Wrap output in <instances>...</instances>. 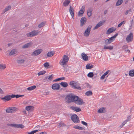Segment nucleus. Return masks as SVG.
<instances>
[{
  "mask_svg": "<svg viewBox=\"0 0 134 134\" xmlns=\"http://www.w3.org/2000/svg\"><path fill=\"white\" fill-rule=\"evenodd\" d=\"M76 96L69 94L67 95L65 97V101L68 103L74 102L75 99L76 98Z\"/></svg>",
  "mask_w": 134,
  "mask_h": 134,
  "instance_id": "obj_1",
  "label": "nucleus"
},
{
  "mask_svg": "<svg viewBox=\"0 0 134 134\" xmlns=\"http://www.w3.org/2000/svg\"><path fill=\"white\" fill-rule=\"evenodd\" d=\"M69 60L68 57L66 55H64L60 61L59 63L60 65L64 68V65H66Z\"/></svg>",
  "mask_w": 134,
  "mask_h": 134,
  "instance_id": "obj_2",
  "label": "nucleus"
},
{
  "mask_svg": "<svg viewBox=\"0 0 134 134\" xmlns=\"http://www.w3.org/2000/svg\"><path fill=\"white\" fill-rule=\"evenodd\" d=\"M118 35V33H116L113 36L111 37L110 38L106 40L105 42V43L106 44H108L112 42L115 40L116 37Z\"/></svg>",
  "mask_w": 134,
  "mask_h": 134,
  "instance_id": "obj_3",
  "label": "nucleus"
},
{
  "mask_svg": "<svg viewBox=\"0 0 134 134\" xmlns=\"http://www.w3.org/2000/svg\"><path fill=\"white\" fill-rule=\"evenodd\" d=\"M71 118L72 121L75 123H78L79 122V118L76 114L72 115Z\"/></svg>",
  "mask_w": 134,
  "mask_h": 134,
  "instance_id": "obj_4",
  "label": "nucleus"
},
{
  "mask_svg": "<svg viewBox=\"0 0 134 134\" xmlns=\"http://www.w3.org/2000/svg\"><path fill=\"white\" fill-rule=\"evenodd\" d=\"M38 32L37 31L34 30L26 34L27 37H32L37 35Z\"/></svg>",
  "mask_w": 134,
  "mask_h": 134,
  "instance_id": "obj_5",
  "label": "nucleus"
},
{
  "mask_svg": "<svg viewBox=\"0 0 134 134\" xmlns=\"http://www.w3.org/2000/svg\"><path fill=\"white\" fill-rule=\"evenodd\" d=\"M18 110V109L16 107H9L6 109L7 113H13Z\"/></svg>",
  "mask_w": 134,
  "mask_h": 134,
  "instance_id": "obj_6",
  "label": "nucleus"
},
{
  "mask_svg": "<svg viewBox=\"0 0 134 134\" xmlns=\"http://www.w3.org/2000/svg\"><path fill=\"white\" fill-rule=\"evenodd\" d=\"M92 26L90 25L88 26L85 31V32L83 33L84 35L86 37H88L89 36Z\"/></svg>",
  "mask_w": 134,
  "mask_h": 134,
  "instance_id": "obj_7",
  "label": "nucleus"
},
{
  "mask_svg": "<svg viewBox=\"0 0 134 134\" xmlns=\"http://www.w3.org/2000/svg\"><path fill=\"white\" fill-rule=\"evenodd\" d=\"M76 97L77 98L75 99L74 102L77 104H82L83 103L82 99L77 96H76Z\"/></svg>",
  "mask_w": 134,
  "mask_h": 134,
  "instance_id": "obj_8",
  "label": "nucleus"
},
{
  "mask_svg": "<svg viewBox=\"0 0 134 134\" xmlns=\"http://www.w3.org/2000/svg\"><path fill=\"white\" fill-rule=\"evenodd\" d=\"M126 41L128 43L132 41L133 39V35L132 32H131L129 34L127 35L126 38Z\"/></svg>",
  "mask_w": 134,
  "mask_h": 134,
  "instance_id": "obj_9",
  "label": "nucleus"
},
{
  "mask_svg": "<svg viewBox=\"0 0 134 134\" xmlns=\"http://www.w3.org/2000/svg\"><path fill=\"white\" fill-rule=\"evenodd\" d=\"M69 84L72 87H74V89H76L79 90H81V88L80 87L77 86L76 85V82L75 81H72L70 82Z\"/></svg>",
  "mask_w": 134,
  "mask_h": 134,
  "instance_id": "obj_10",
  "label": "nucleus"
},
{
  "mask_svg": "<svg viewBox=\"0 0 134 134\" xmlns=\"http://www.w3.org/2000/svg\"><path fill=\"white\" fill-rule=\"evenodd\" d=\"M42 51L41 49H37L34 51L31 54L32 56H36L39 55Z\"/></svg>",
  "mask_w": 134,
  "mask_h": 134,
  "instance_id": "obj_11",
  "label": "nucleus"
},
{
  "mask_svg": "<svg viewBox=\"0 0 134 134\" xmlns=\"http://www.w3.org/2000/svg\"><path fill=\"white\" fill-rule=\"evenodd\" d=\"M85 6L84 5H83L82 6V8L81 9L78 13V16H81L83 15L84 13L85 12Z\"/></svg>",
  "mask_w": 134,
  "mask_h": 134,
  "instance_id": "obj_12",
  "label": "nucleus"
},
{
  "mask_svg": "<svg viewBox=\"0 0 134 134\" xmlns=\"http://www.w3.org/2000/svg\"><path fill=\"white\" fill-rule=\"evenodd\" d=\"M52 88L54 90H58L60 88V86L58 83H55L52 85Z\"/></svg>",
  "mask_w": 134,
  "mask_h": 134,
  "instance_id": "obj_13",
  "label": "nucleus"
},
{
  "mask_svg": "<svg viewBox=\"0 0 134 134\" xmlns=\"http://www.w3.org/2000/svg\"><path fill=\"white\" fill-rule=\"evenodd\" d=\"M10 125L15 127L20 128H23L24 127V126L22 124H10Z\"/></svg>",
  "mask_w": 134,
  "mask_h": 134,
  "instance_id": "obj_14",
  "label": "nucleus"
},
{
  "mask_svg": "<svg viewBox=\"0 0 134 134\" xmlns=\"http://www.w3.org/2000/svg\"><path fill=\"white\" fill-rule=\"evenodd\" d=\"M69 12L72 18L73 19H74V10L73 8L71 6L70 7Z\"/></svg>",
  "mask_w": 134,
  "mask_h": 134,
  "instance_id": "obj_15",
  "label": "nucleus"
},
{
  "mask_svg": "<svg viewBox=\"0 0 134 134\" xmlns=\"http://www.w3.org/2000/svg\"><path fill=\"white\" fill-rule=\"evenodd\" d=\"M1 99L3 101L6 102L9 100L11 99L10 98V95H7L3 97Z\"/></svg>",
  "mask_w": 134,
  "mask_h": 134,
  "instance_id": "obj_16",
  "label": "nucleus"
},
{
  "mask_svg": "<svg viewBox=\"0 0 134 134\" xmlns=\"http://www.w3.org/2000/svg\"><path fill=\"white\" fill-rule=\"evenodd\" d=\"M70 108L76 112H79L81 110V109L79 108L74 106H71L70 107Z\"/></svg>",
  "mask_w": 134,
  "mask_h": 134,
  "instance_id": "obj_17",
  "label": "nucleus"
},
{
  "mask_svg": "<svg viewBox=\"0 0 134 134\" xmlns=\"http://www.w3.org/2000/svg\"><path fill=\"white\" fill-rule=\"evenodd\" d=\"M116 30V29L113 27H111L107 30L106 32V34H109L111 33L114 31Z\"/></svg>",
  "mask_w": 134,
  "mask_h": 134,
  "instance_id": "obj_18",
  "label": "nucleus"
},
{
  "mask_svg": "<svg viewBox=\"0 0 134 134\" xmlns=\"http://www.w3.org/2000/svg\"><path fill=\"white\" fill-rule=\"evenodd\" d=\"M81 24L80 26H82L86 22V19L85 17H82L80 20Z\"/></svg>",
  "mask_w": 134,
  "mask_h": 134,
  "instance_id": "obj_19",
  "label": "nucleus"
},
{
  "mask_svg": "<svg viewBox=\"0 0 134 134\" xmlns=\"http://www.w3.org/2000/svg\"><path fill=\"white\" fill-rule=\"evenodd\" d=\"M104 23V22L102 21H100L96 25L95 27L94 28V30H95L98 29L99 27L101 26Z\"/></svg>",
  "mask_w": 134,
  "mask_h": 134,
  "instance_id": "obj_20",
  "label": "nucleus"
},
{
  "mask_svg": "<svg viewBox=\"0 0 134 134\" xmlns=\"http://www.w3.org/2000/svg\"><path fill=\"white\" fill-rule=\"evenodd\" d=\"M55 53V52L53 51L49 52L47 53V56L48 57H50L54 55Z\"/></svg>",
  "mask_w": 134,
  "mask_h": 134,
  "instance_id": "obj_21",
  "label": "nucleus"
},
{
  "mask_svg": "<svg viewBox=\"0 0 134 134\" xmlns=\"http://www.w3.org/2000/svg\"><path fill=\"white\" fill-rule=\"evenodd\" d=\"M81 56L82 59L85 61H86L88 60V56L84 53L81 54Z\"/></svg>",
  "mask_w": 134,
  "mask_h": 134,
  "instance_id": "obj_22",
  "label": "nucleus"
},
{
  "mask_svg": "<svg viewBox=\"0 0 134 134\" xmlns=\"http://www.w3.org/2000/svg\"><path fill=\"white\" fill-rule=\"evenodd\" d=\"M32 44L30 42L27 43L22 46L23 48H26L30 47Z\"/></svg>",
  "mask_w": 134,
  "mask_h": 134,
  "instance_id": "obj_23",
  "label": "nucleus"
},
{
  "mask_svg": "<svg viewBox=\"0 0 134 134\" xmlns=\"http://www.w3.org/2000/svg\"><path fill=\"white\" fill-rule=\"evenodd\" d=\"M92 8L88 9L87 11V14L88 16H91L92 15Z\"/></svg>",
  "mask_w": 134,
  "mask_h": 134,
  "instance_id": "obj_24",
  "label": "nucleus"
},
{
  "mask_svg": "<svg viewBox=\"0 0 134 134\" xmlns=\"http://www.w3.org/2000/svg\"><path fill=\"white\" fill-rule=\"evenodd\" d=\"M109 72L110 71L109 70H107L100 77V79L101 80L104 79L105 78V76L107 75Z\"/></svg>",
  "mask_w": 134,
  "mask_h": 134,
  "instance_id": "obj_25",
  "label": "nucleus"
},
{
  "mask_svg": "<svg viewBox=\"0 0 134 134\" xmlns=\"http://www.w3.org/2000/svg\"><path fill=\"white\" fill-rule=\"evenodd\" d=\"M113 48V47L112 46H107L106 45H105L104 47V49H109L110 50H112Z\"/></svg>",
  "mask_w": 134,
  "mask_h": 134,
  "instance_id": "obj_26",
  "label": "nucleus"
},
{
  "mask_svg": "<svg viewBox=\"0 0 134 134\" xmlns=\"http://www.w3.org/2000/svg\"><path fill=\"white\" fill-rule=\"evenodd\" d=\"M70 2L69 0H65L63 2V5L64 6L66 7L68 5Z\"/></svg>",
  "mask_w": 134,
  "mask_h": 134,
  "instance_id": "obj_27",
  "label": "nucleus"
},
{
  "mask_svg": "<svg viewBox=\"0 0 134 134\" xmlns=\"http://www.w3.org/2000/svg\"><path fill=\"white\" fill-rule=\"evenodd\" d=\"M93 65L90 64H88L86 66V69H89L93 68Z\"/></svg>",
  "mask_w": 134,
  "mask_h": 134,
  "instance_id": "obj_28",
  "label": "nucleus"
},
{
  "mask_svg": "<svg viewBox=\"0 0 134 134\" xmlns=\"http://www.w3.org/2000/svg\"><path fill=\"white\" fill-rule=\"evenodd\" d=\"M60 84L64 87H67L68 86V83L66 82H62L60 83Z\"/></svg>",
  "mask_w": 134,
  "mask_h": 134,
  "instance_id": "obj_29",
  "label": "nucleus"
},
{
  "mask_svg": "<svg viewBox=\"0 0 134 134\" xmlns=\"http://www.w3.org/2000/svg\"><path fill=\"white\" fill-rule=\"evenodd\" d=\"M33 108L32 106H28L26 107L25 109L28 111H30Z\"/></svg>",
  "mask_w": 134,
  "mask_h": 134,
  "instance_id": "obj_30",
  "label": "nucleus"
},
{
  "mask_svg": "<svg viewBox=\"0 0 134 134\" xmlns=\"http://www.w3.org/2000/svg\"><path fill=\"white\" fill-rule=\"evenodd\" d=\"M36 87L35 85H33L27 88V89L29 91H31L34 89Z\"/></svg>",
  "mask_w": 134,
  "mask_h": 134,
  "instance_id": "obj_31",
  "label": "nucleus"
},
{
  "mask_svg": "<svg viewBox=\"0 0 134 134\" xmlns=\"http://www.w3.org/2000/svg\"><path fill=\"white\" fill-rule=\"evenodd\" d=\"M6 68L5 64H0V69L1 70H4Z\"/></svg>",
  "mask_w": 134,
  "mask_h": 134,
  "instance_id": "obj_32",
  "label": "nucleus"
},
{
  "mask_svg": "<svg viewBox=\"0 0 134 134\" xmlns=\"http://www.w3.org/2000/svg\"><path fill=\"white\" fill-rule=\"evenodd\" d=\"M123 2L122 0H118L116 4V5L117 6L120 5Z\"/></svg>",
  "mask_w": 134,
  "mask_h": 134,
  "instance_id": "obj_33",
  "label": "nucleus"
},
{
  "mask_svg": "<svg viewBox=\"0 0 134 134\" xmlns=\"http://www.w3.org/2000/svg\"><path fill=\"white\" fill-rule=\"evenodd\" d=\"M129 75L131 76H134V70H131L129 71Z\"/></svg>",
  "mask_w": 134,
  "mask_h": 134,
  "instance_id": "obj_34",
  "label": "nucleus"
},
{
  "mask_svg": "<svg viewBox=\"0 0 134 134\" xmlns=\"http://www.w3.org/2000/svg\"><path fill=\"white\" fill-rule=\"evenodd\" d=\"M16 53V51L15 49H13L9 53V55H11Z\"/></svg>",
  "mask_w": 134,
  "mask_h": 134,
  "instance_id": "obj_35",
  "label": "nucleus"
},
{
  "mask_svg": "<svg viewBox=\"0 0 134 134\" xmlns=\"http://www.w3.org/2000/svg\"><path fill=\"white\" fill-rule=\"evenodd\" d=\"M11 8V7L10 6H8L6 7L4 10L3 13H4L5 12L9 10Z\"/></svg>",
  "mask_w": 134,
  "mask_h": 134,
  "instance_id": "obj_36",
  "label": "nucleus"
},
{
  "mask_svg": "<svg viewBox=\"0 0 134 134\" xmlns=\"http://www.w3.org/2000/svg\"><path fill=\"white\" fill-rule=\"evenodd\" d=\"M65 78V77H62L53 80L54 82H56L59 80H64Z\"/></svg>",
  "mask_w": 134,
  "mask_h": 134,
  "instance_id": "obj_37",
  "label": "nucleus"
},
{
  "mask_svg": "<svg viewBox=\"0 0 134 134\" xmlns=\"http://www.w3.org/2000/svg\"><path fill=\"white\" fill-rule=\"evenodd\" d=\"M105 111V109L103 108H101L99 109L98 111V113H103Z\"/></svg>",
  "mask_w": 134,
  "mask_h": 134,
  "instance_id": "obj_38",
  "label": "nucleus"
},
{
  "mask_svg": "<svg viewBox=\"0 0 134 134\" xmlns=\"http://www.w3.org/2000/svg\"><path fill=\"white\" fill-rule=\"evenodd\" d=\"M92 94V92L91 91H88L86 92L85 94L87 96L91 95Z\"/></svg>",
  "mask_w": 134,
  "mask_h": 134,
  "instance_id": "obj_39",
  "label": "nucleus"
},
{
  "mask_svg": "<svg viewBox=\"0 0 134 134\" xmlns=\"http://www.w3.org/2000/svg\"><path fill=\"white\" fill-rule=\"evenodd\" d=\"M46 73V71H42L39 72L38 74V76L41 75H42L45 74Z\"/></svg>",
  "mask_w": 134,
  "mask_h": 134,
  "instance_id": "obj_40",
  "label": "nucleus"
},
{
  "mask_svg": "<svg viewBox=\"0 0 134 134\" xmlns=\"http://www.w3.org/2000/svg\"><path fill=\"white\" fill-rule=\"evenodd\" d=\"M74 128L76 129H77L80 130H82L83 129V128L82 127L74 126Z\"/></svg>",
  "mask_w": 134,
  "mask_h": 134,
  "instance_id": "obj_41",
  "label": "nucleus"
},
{
  "mask_svg": "<svg viewBox=\"0 0 134 134\" xmlns=\"http://www.w3.org/2000/svg\"><path fill=\"white\" fill-rule=\"evenodd\" d=\"M94 74L92 72H90L87 74V76L89 77H91L93 76Z\"/></svg>",
  "mask_w": 134,
  "mask_h": 134,
  "instance_id": "obj_42",
  "label": "nucleus"
},
{
  "mask_svg": "<svg viewBox=\"0 0 134 134\" xmlns=\"http://www.w3.org/2000/svg\"><path fill=\"white\" fill-rule=\"evenodd\" d=\"M125 23V21H124L122 22H121L119 24L118 26V27H120L122 25H124Z\"/></svg>",
  "mask_w": 134,
  "mask_h": 134,
  "instance_id": "obj_43",
  "label": "nucleus"
},
{
  "mask_svg": "<svg viewBox=\"0 0 134 134\" xmlns=\"http://www.w3.org/2000/svg\"><path fill=\"white\" fill-rule=\"evenodd\" d=\"M65 124L63 122H61L59 124V125L58 126V127H60L62 126H64Z\"/></svg>",
  "mask_w": 134,
  "mask_h": 134,
  "instance_id": "obj_44",
  "label": "nucleus"
},
{
  "mask_svg": "<svg viewBox=\"0 0 134 134\" xmlns=\"http://www.w3.org/2000/svg\"><path fill=\"white\" fill-rule=\"evenodd\" d=\"M44 25V22H42L38 26V27L39 28H41Z\"/></svg>",
  "mask_w": 134,
  "mask_h": 134,
  "instance_id": "obj_45",
  "label": "nucleus"
},
{
  "mask_svg": "<svg viewBox=\"0 0 134 134\" xmlns=\"http://www.w3.org/2000/svg\"><path fill=\"white\" fill-rule=\"evenodd\" d=\"M38 131L37 130H35L32 131L30 132H28V134H34L35 133H36V132Z\"/></svg>",
  "mask_w": 134,
  "mask_h": 134,
  "instance_id": "obj_46",
  "label": "nucleus"
},
{
  "mask_svg": "<svg viewBox=\"0 0 134 134\" xmlns=\"http://www.w3.org/2000/svg\"><path fill=\"white\" fill-rule=\"evenodd\" d=\"M45 68H48L49 66V63L48 62H46L43 64Z\"/></svg>",
  "mask_w": 134,
  "mask_h": 134,
  "instance_id": "obj_47",
  "label": "nucleus"
},
{
  "mask_svg": "<svg viewBox=\"0 0 134 134\" xmlns=\"http://www.w3.org/2000/svg\"><path fill=\"white\" fill-rule=\"evenodd\" d=\"M126 122L125 121H124L122 124L120 125V127L121 128L126 123Z\"/></svg>",
  "mask_w": 134,
  "mask_h": 134,
  "instance_id": "obj_48",
  "label": "nucleus"
},
{
  "mask_svg": "<svg viewBox=\"0 0 134 134\" xmlns=\"http://www.w3.org/2000/svg\"><path fill=\"white\" fill-rule=\"evenodd\" d=\"M53 75H50L48 78V79L49 81L53 79Z\"/></svg>",
  "mask_w": 134,
  "mask_h": 134,
  "instance_id": "obj_49",
  "label": "nucleus"
},
{
  "mask_svg": "<svg viewBox=\"0 0 134 134\" xmlns=\"http://www.w3.org/2000/svg\"><path fill=\"white\" fill-rule=\"evenodd\" d=\"M131 117L130 116H128L127 118V119L126 120H125V121L126 122H127L129 121L130 120V119H131Z\"/></svg>",
  "mask_w": 134,
  "mask_h": 134,
  "instance_id": "obj_50",
  "label": "nucleus"
},
{
  "mask_svg": "<svg viewBox=\"0 0 134 134\" xmlns=\"http://www.w3.org/2000/svg\"><path fill=\"white\" fill-rule=\"evenodd\" d=\"M81 122L82 124H83V125L86 126L87 125V123L86 122H85L83 121H81Z\"/></svg>",
  "mask_w": 134,
  "mask_h": 134,
  "instance_id": "obj_51",
  "label": "nucleus"
},
{
  "mask_svg": "<svg viewBox=\"0 0 134 134\" xmlns=\"http://www.w3.org/2000/svg\"><path fill=\"white\" fill-rule=\"evenodd\" d=\"M24 96V95H16V98H18L20 97H21L22 96Z\"/></svg>",
  "mask_w": 134,
  "mask_h": 134,
  "instance_id": "obj_52",
  "label": "nucleus"
},
{
  "mask_svg": "<svg viewBox=\"0 0 134 134\" xmlns=\"http://www.w3.org/2000/svg\"><path fill=\"white\" fill-rule=\"evenodd\" d=\"M24 60L23 59H21L18 60V62L19 63H23L24 62Z\"/></svg>",
  "mask_w": 134,
  "mask_h": 134,
  "instance_id": "obj_53",
  "label": "nucleus"
},
{
  "mask_svg": "<svg viewBox=\"0 0 134 134\" xmlns=\"http://www.w3.org/2000/svg\"><path fill=\"white\" fill-rule=\"evenodd\" d=\"M10 96L11 99L12 98H14L15 97H16V95L15 94H12L11 95H10Z\"/></svg>",
  "mask_w": 134,
  "mask_h": 134,
  "instance_id": "obj_54",
  "label": "nucleus"
},
{
  "mask_svg": "<svg viewBox=\"0 0 134 134\" xmlns=\"http://www.w3.org/2000/svg\"><path fill=\"white\" fill-rule=\"evenodd\" d=\"M3 93H4L3 91H2V90L0 88V93L1 94H3Z\"/></svg>",
  "mask_w": 134,
  "mask_h": 134,
  "instance_id": "obj_55",
  "label": "nucleus"
},
{
  "mask_svg": "<svg viewBox=\"0 0 134 134\" xmlns=\"http://www.w3.org/2000/svg\"><path fill=\"white\" fill-rule=\"evenodd\" d=\"M129 10H127V11L126 12H125V15H126L127 14H128V13H129Z\"/></svg>",
  "mask_w": 134,
  "mask_h": 134,
  "instance_id": "obj_56",
  "label": "nucleus"
},
{
  "mask_svg": "<svg viewBox=\"0 0 134 134\" xmlns=\"http://www.w3.org/2000/svg\"><path fill=\"white\" fill-rule=\"evenodd\" d=\"M107 12V10H105L104 12V14H106Z\"/></svg>",
  "mask_w": 134,
  "mask_h": 134,
  "instance_id": "obj_57",
  "label": "nucleus"
},
{
  "mask_svg": "<svg viewBox=\"0 0 134 134\" xmlns=\"http://www.w3.org/2000/svg\"><path fill=\"white\" fill-rule=\"evenodd\" d=\"M126 51L127 52L129 53L130 52V51L129 49L127 50H126Z\"/></svg>",
  "mask_w": 134,
  "mask_h": 134,
  "instance_id": "obj_58",
  "label": "nucleus"
},
{
  "mask_svg": "<svg viewBox=\"0 0 134 134\" xmlns=\"http://www.w3.org/2000/svg\"><path fill=\"white\" fill-rule=\"evenodd\" d=\"M123 48H124L125 47V48L127 47V45H124V46H123Z\"/></svg>",
  "mask_w": 134,
  "mask_h": 134,
  "instance_id": "obj_59",
  "label": "nucleus"
},
{
  "mask_svg": "<svg viewBox=\"0 0 134 134\" xmlns=\"http://www.w3.org/2000/svg\"><path fill=\"white\" fill-rule=\"evenodd\" d=\"M39 134H45V133L44 132H42L40 133Z\"/></svg>",
  "mask_w": 134,
  "mask_h": 134,
  "instance_id": "obj_60",
  "label": "nucleus"
},
{
  "mask_svg": "<svg viewBox=\"0 0 134 134\" xmlns=\"http://www.w3.org/2000/svg\"><path fill=\"white\" fill-rule=\"evenodd\" d=\"M109 0H107L106 1V2H107L108 1H109Z\"/></svg>",
  "mask_w": 134,
  "mask_h": 134,
  "instance_id": "obj_61",
  "label": "nucleus"
},
{
  "mask_svg": "<svg viewBox=\"0 0 134 134\" xmlns=\"http://www.w3.org/2000/svg\"><path fill=\"white\" fill-rule=\"evenodd\" d=\"M2 50V49L0 48V50L1 51Z\"/></svg>",
  "mask_w": 134,
  "mask_h": 134,
  "instance_id": "obj_62",
  "label": "nucleus"
},
{
  "mask_svg": "<svg viewBox=\"0 0 134 134\" xmlns=\"http://www.w3.org/2000/svg\"><path fill=\"white\" fill-rule=\"evenodd\" d=\"M133 60L134 61V57H133Z\"/></svg>",
  "mask_w": 134,
  "mask_h": 134,
  "instance_id": "obj_63",
  "label": "nucleus"
},
{
  "mask_svg": "<svg viewBox=\"0 0 134 134\" xmlns=\"http://www.w3.org/2000/svg\"><path fill=\"white\" fill-rule=\"evenodd\" d=\"M10 45V44L9 43L8 44V45L9 46Z\"/></svg>",
  "mask_w": 134,
  "mask_h": 134,
  "instance_id": "obj_64",
  "label": "nucleus"
}]
</instances>
